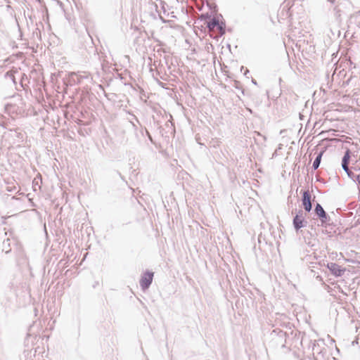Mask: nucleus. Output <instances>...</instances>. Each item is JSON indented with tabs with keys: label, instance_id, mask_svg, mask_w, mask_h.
I'll return each instance as SVG.
<instances>
[{
	"label": "nucleus",
	"instance_id": "obj_1",
	"mask_svg": "<svg viewBox=\"0 0 360 360\" xmlns=\"http://www.w3.org/2000/svg\"><path fill=\"white\" fill-rule=\"evenodd\" d=\"M206 22L211 37L217 38L224 34L225 24L221 20V16H214Z\"/></svg>",
	"mask_w": 360,
	"mask_h": 360
},
{
	"label": "nucleus",
	"instance_id": "obj_2",
	"mask_svg": "<svg viewBox=\"0 0 360 360\" xmlns=\"http://www.w3.org/2000/svg\"><path fill=\"white\" fill-rule=\"evenodd\" d=\"M302 205L307 212H309L311 210V195L309 191L303 193Z\"/></svg>",
	"mask_w": 360,
	"mask_h": 360
},
{
	"label": "nucleus",
	"instance_id": "obj_3",
	"mask_svg": "<svg viewBox=\"0 0 360 360\" xmlns=\"http://www.w3.org/2000/svg\"><path fill=\"white\" fill-rule=\"evenodd\" d=\"M153 273L147 272V273L144 274V275L143 276V277L140 281V284L143 289L147 288L150 285V283H152V281H153Z\"/></svg>",
	"mask_w": 360,
	"mask_h": 360
},
{
	"label": "nucleus",
	"instance_id": "obj_4",
	"mask_svg": "<svg viewBox=\"0 0 360 360\" xmlns=\"http://www.w3.org/2000/svg\"><path fill=\"white\" fill-rule=\"evenodd\" d=\"M327 267L330 269L331 273L336 276H341L344 272V270L341 269L340 266L335 263L328 264Z\"/></svg>",
	"mask_w": 360,
	"mask_h": 360
},
{
	"label": "nucleus",
	"instance_id": "obj_5",
	"mask_svg": "<svg viewBox=\"0 0 360 360\" xmlns=\"http://www.w3.org/2000/svg\"><path fill=\"white\" fill-rule=\"evenodd\" d=\"M349 159H350V150L348 149L345 152V154L342 158V166L343 169L347 173V174L349 176H350V173H351V172L348 167Z\"/></svg>",
	"mask_w": 360,
	"mask_h": 360
},
{
	"label": "nucleus",
	"instance_id": "obj_6",
	"mask_svg": "<svg viewBox=\"0 0 360 360\" xmlns=\"http://www.w3.org/2000/svg\"><path fill=\"white\" fill-rule=\"evenodd\" d=\"M295 229H298L303 226V218L301 216L296 215L293 220Z\"/></svg>",
	"mask_w": 360,
	"mask_h": 360
},
{
	"label": "nucleus",
	"instance_id": "obj_7",
	"mask_svg": "<svg viewBox=\"0 0 360 360\" xmlns=\"http://www.w3.org/2000/svg\"><path fill=\"white\" fill-rule=\"evenodd\" d=\"M315 212L319 217H321V218L326 217V214L324 210L323 209V207L321 206V205L317 204L316 205Z\"/></svg>",
	"mask_w": 360,
	"mask_h": 360
},
{
	"label": "nucleus",
	"instance_id": "obj_8",
	"mask_svg": "<svg viewBox=\"0 0 360 360\" xmlns=\"http://www.w3.org/2000/svg\"><path fill=\"white\" fill-rule=\"evenodd\" d=\"M321 156H322V153H321L315 159V160L313 162V167L314 169H317L319 166V164H320V162H321Z\"/></svg>",
	"mask_w": 360,
	"mask_h": 360
},
{
	"label": "nucleus",
	"instance_id": "obj_9",
	"mask_svg": "<svg viewBox=\"0 0 360 360\" xmlns=\"http://www.w3.org/2000/svg\"><path fill=\"white\" fill-rule=\"evenodd\" d=\"M357 180H358V181L360 183V174H359V175L357 176Z\"/></svg>",
	"mask_w": 360,
	"mask_h": 360
}]
</instances>
